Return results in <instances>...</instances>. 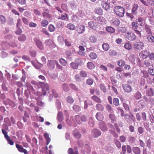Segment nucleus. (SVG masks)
Returning a JSON list of instances; mask_svg holds the SVG:
<instances>
[{"label":"nucleus","mask_w":154,"mask_h":154,"mask_svg":"<svg viewBox=\"0 0 154 154\" xmlns=\"http://www.w3.org/2000/svg\"><path fill=\"white\" fill-rule=\"evenodd\" d=\"M137 22H133L131 23V28L134 30L136 33L139 37L141 36V32L143 31L142 27H139L138 25Z\"/></svg>","instance_id":"obj_1"},{"label":"nucleus","mask_w":154,"mask_h":154,"mask_svg":"<svg viewBox=\"0 0 154 154\" xmlns=\"http://www.w3.org/2000/svg\"><path fill=\"white\" fill-rule=\"evenodd\" d=\"M113 11L115 14L119 17H124L125 9L123 7L119 6H115L114 7Z\"/></svg>","instance_id":"obj_2"},{"label":"nucleus","mask_w":154,"mask_h":154,"mask_svg":"<svg viewBox=\"0 0 154 154\" xmlns=\"http://www.w3.org/2000/svg\"><path fill=\"white\" fill-rule=\"evenodd\" d=\"M42 88V92L38 91L36 93V95L38 97H41L42 96L45 95L46 93V91H48L50 90L49 87L47 84H45L42 87L40 86V88Z\"/></svg>","instance_id":"obj_3"},{"label":"nucleus","mask_w":154,"mask_h":154,"mask_svg":"<svg viewBox=\"0 0 154 154\" xmlns=\"http://www.w3.org/2000/svg\"><path fill=\"white\" fill-rule=\"evenodd\" d=\"M75 119L79 124H81V122H86L87 120V117L85 115H76L75 117Z\"/></svg>","instance_id":"obj_4"},{"label":"nucleus","mask_w":154,"mask_h":154,"mask_svg":"<svg viewBox=\"0 0 154 154\" xmlns=\"http://www.w3.org/2000/svg\"><path fill=\"white\" fill-rule=\"evenodd\" d=\"M124 118L127 122L129 124L131 123L132 121L134 122L136 121L135 118L133 115L130 116L126 114L124 116Z\"/></svg>","instance_id":"obj_5"},{"label":"nucleus","mask_w":154,"mask_h":154,"mask_svg":"<svg viewBox=\"0 0 154 154\" xmlns=\"http://www.w3.org/2000/svg\"><path fill=\"white\" fill-rule=\"evenodd\" d=\"M126 38L129 40L133 41L135 39L136 35L132 32H128L125 35Z\"/></svg>","instance_id":"obj_6"},{"label":"nucleus","mask_w":154,"mask_h":154,"mask_svg":"<svg viewBox=\"0 0 154 154\" xmlns=\"http://www.w3.org/2000/svg\"><path fill=\"white\" fill-rule=\"evenodd\" d=\"M56 62L57 60H48L47 64V66L50 69H54Z\"/></svg>","instance_id":"obj_7"},{"label":"nucleus","mask_w":154,"mask_h":154,"mask_svg":"<svg viewBox=\"0 0 154 154\" xmlns=\"http://www.w3.org/2000/svg\"><path fill=\"white\" fill-rule=\"evenodd\" d=\"M134 47L137 50H141L143 48L144 45L143 42H139L135 43L134 45Z\"/></svg>","instance_id":"obj_8"},{"label":"nucleus","mask_w":154,"mask_h":154,"mask_svg":"<svg viewBox=\"0 0 154 154\" xmlns=\"http://www.w3.org/2000/svg\"><path fill=\"white\" fill-rule=\"evenodd\" d=\"M147 95L152 97L154 95V88L151 86L149 87L146 91Z\"/></svg>","instance_id":"obj_9"},{"label":"nucleus","mask_w":154,"mask_h":154,"mask_svg":"<svg viewBox=\"0 0 154 154\" xmlns=\"http://www.w3.org/2000/svg\"><path fill=\"white\" fill-rule=\"evenodd\" d=\"M92 135L94 137H98L101 134V131L97 129H94L91 131Z\"/></svg>","instance_id":"obj_10"},{"label":"nucleus","mask_w":154,"mask_h":154,"mask_svg":"<svg viewBox=\"0 0 154 154\" xmlns=\"http://www.w3.org/2000/svg\"><path fill=\"white\" fill-rule=\"evenodd\" d=\"M142 3L145 6H152L154 2L153 0H140Z\"/></svg>","instance_id":"obj_11"},{"label":"nucleus","mask_w":154,"mask_h":154,"mask_svg":"<svg viewBox=\"0 0 154 154\" xmlns=\"http://www.w3.org/2000/svg\"><path fill=\"white\" fill-rule=\"evenodd\" d=\"M34 41L38 48L41 50L44 49L43 45L41 41L37 39H35Z\"/></svg>","instance_id":"obj_12"},{"label":"nucleus","mask_w":154,"mask_h":154,"mask_svg":"<svg viewBox=\"0 0 154 154\" xmlns=\"http://www.w3.org/2000/svg\"><path fill=\"white\" fill-rule=\"evenodd\" d=\"M149 53V52L148 51H142L140 53L139 56L141 58L146 59L148 56Z\"/></svg>","instance_id":"obj_13"},{"label":"nucleus","mask_w":154,"mask_h":154,"mask_svg":"<svg viewBox=\"0 0 154 154\" xmlns=\"http://www.w3.org/2000/svg\"><path fill=\"white\" fill-rule=\"evenodd\" d=\"M45 44L50 48H54L55 45L53 41L51 39L47 40L45 41Z\"/></svg>","instance_id":"obj_14"},{"label":"nucleus","mask_w":154,"mask_h":154,"mask_svg":"<svg viewBox=\"0 0 154 154\" xmlns=\"http://www.w3.org/2000/svg\"><path fill=\"white\" fill-rule=\"evenodd\" d=\"M124 90L127 92H130L132 91V88L131 86L127 84H124L122 85Z\"/></svg>","instance_id":"obj_15"},{"label":"nucleus","mask_w":154,"mask_h":154,"mask_svg":"<svg viewBox=\"0 0 154 154\" xmlns=\"http://www.w3.org/2000/svg\"><path fill=\"white\" fill-rule=\"evenodd\" d=\"M111 25L115 27L118 26L120 24L119 20L116 18L113 19L111 21Z\"/></svg>","instance_id":"obj_16"},{"label":"nucleus","mask_w":154,"mask_h":154,"mask_svg":"<svg viewBox=\"0 0 154 154\" xmlns=\"http://www.w3.org/2000/svg\"><path fill=\"white\" fill-rule=\"evenodd\" d=\"M85 30V27L84 25L79 26L77 28V31L79 34L83 33Z\"/></svg>","instance_id":"obj_17"},{"label":"nucleus","mask_w":154,"mask_h":154,"mask_svg":"<svg viewBox=\"0 0 154 154\" xmlns=\"http://www.w3.org/2000/svg\"><path fill=\"white\" fill-rule=\"evenodd\" d=\"M31 83L33 85H34V86L36 88H40V86L42 87L44 85V83L41 82H39L37 83L35 81H32L31 82Z\"/></svg>","instance_id":"obj_18"},{"label":"nucleus","mask_w":154,"mask_h":154,"mask_svg":"<svg viewBox=\"0 0 154 154\" xmlns=\"http://www.w3.org/2000/svg\"><path fill=\"white\" fill-rule=\"evenodd\" d=\"M88 26L90 28L96 30L97 28V23L94 22L90 21L88 23Z\"/></svg>","instance_id":"obj_19"},{"label":"nucleus","mask_w":154,"mask_h":154,"mask_svg":"<svg viewBox=\"0 0 154 154\" xmlns=\"http://www.w3.org/2000/svg\"><path fill=\"white\" fill-rule=\"evenodd\" d=\"M99 128L102 131H106L108 130L107 127L104 122H101L99 125Z\"/></svg>","instance_id":"obj_20"},{"label":"nucleus","mask_w":154,"mask_h":154,"mask_svg":"<svg viewBox=\"0 0 154 154\" xmlns=\"http://www.w3.org/2000/svg\"><path fill=\"white\" fill-rule=\"evenodd\" d=\"M78 63L72 62L70 64V65L71 67L74 69H77L78 68V66L79 65V61H81V60L79 59L78 60Z\"/></svg>","instance_id":"obj_21"},{"label":"nucleus","mask_w":154,"mask_h":154,"mask_svg":"<svg viewBox=\"0 0 154 154\" xmlns=\"http://www.w3.org/2000/svg\"><path fill=\"white\" fill-rule=\"evenodd\" d=\"M101 5L102 7L106 10H108L110 8L109 5L106 2L103 1L101 3Z\"/></svg>","instance_id":"obj_22"},{"label":"nucleus","mask_w":154,"mask_h":154,"mask_svg":"<svg viewBox=\"0 0 154 154\" xmlns=\"http://www.w3.org/2000/svg\"><path fill=\"white\" fill-rule=\"evenodd\" d=\"M96 117L98 121H101L103 119V116L102 113L100 112H98L96 115Z\"/></svg>","instance_id":"obj_23"},{"label":"nucleus","mask_w":154,"mask_h":154,"mask_svg":"<svg viewBox=\"0 0 154 154\" xmlns=\"http://www.w3.org/2000/svg\"><path fill=\"white\" fill-rule=\"evenodd\" d=\"M94 12L95 13L99 15H103V10L101 8H97L95 9Z\"/></svg>","instance_id":"obj_24"},{"label":"nucleus","mask_w":154,"mask_h":154,"mask_svg":"<svg viewBox=\"0 0 154 154\" xmlns=\"http://www.w3.org/2000/svg\"><path fill=\"white\" fill-rule=\"evenodd\" d=\"M44 136L46 140V144L48 145L51 141V139L49 137V134L47 133H45L44 134Z\"/></svg>","instance_id":"obj_25"},{"label":"nucleus","mask_w":154,"mask_h":154,"mask_svg":"<svg viewBox=\"0 0 154 154\" xmlns=\"http://www.w3.org/2000/svg\"><path fill=\"white\" fill-rule=\"evenodd\" d=\"M132 151L135 154H140L141 152L140 148L137 147H133Z\"/></svg>","instance_id":"obj_26"},{"label":"nucleus","mask_w":154,"mask_h":154,"mask_svg":"<svg viewBox=\"0 0 154 154\" xmlns=\"http://www.w3.org/2000/svg\"><path fill=\"white\" fill-rule=\"evenodd\" d=\"M93 18L95 21H97L100 24H102L103 19V17L99 16L97 17L96 19V18L95 17H94Z\"/></svg>","instance_id":"obj_27"},{"label":"nucleus","mask_w":154,"mask_h":154,"mask_svg":"<svg viewBox=\"0 0 154 154\" xmlns=\"http://www.w3.org/2000/svg\"><path fill=\"white\" fill-rule=\"evenodd\" d=\"M66 27L69 29L71 30H74L75 29V25L72 23H69L68 24Z\"/></svg>","instance_id":"obj_28"},{"label":"nucleus","mask_w":154,"mask_h":154,"mask_svg":"<svg viewBox=\"0 0 154 154\" xmlns=\"http://www.w3.org/2000/svg\"><path fill=\"white\" fill-rule=\"evenodd\" d=\"M145 29L148 34H152V32L150 26L147 24L145 25Z\"/></svg>","instance_id":"obj_29"},{"label":"nucleus","mask_w":154,"mask_h":154,"mask_svg":"<svg viewBox=\"0 0 154 154\" xmlns=\"http://www.w3.org/2000/svg\"><path fill=\"white\" fill-rule=\"evenodd\" d=\"M138 21L139 23V25L141 26H143V23L145 22V19L142 17H138Z\"/></svg>","instance_id":"obj_30"},{"label":"nucleus","mask_w":154,"mask_h":154,"mask_svg":"<svg viewBox=\"0 0 154 154\" xmlns=\"http://www.w3.org/2000/svg\"><path fill=\"white\" fill-rule=\"evenodd\" d=\"M91 98L95 101L98 103H101L102 101L100 98L96 95H93L91 97Z\"/></svg>","instance_id":"obj_31"},{"label":"nucleus","mask_w":154,"mask_h":154,"mask_svg":"<svg viewBox=\"0 0 154 154\" xmlns=\"http://www.w3.org/2000/svg\"><path fill=\"white\" fill-rule=\"evenodd\" d=\"M145 105V103L144 101L143 100H139L138 103V105L139 107L142 109L144 107Z\"/></svg>","instance_id":"obj_32"},{"label":"nucleus","mask_w":154,"mask_h":154,"mask_svg":"<svg viewBox=\"0 0 154 154\" xmlns=\"http://www.w3.org/2000/svg\"><path fill=\"white\" fill-rule=\"evenodd\" d=\"M117 63L119 66L123 67L125 65V62L124 60L121 59L119 60L117 62Z\"/></svg>","instance_id":"obj_33"},{"label":"nucleus","mask_w":154,"mask_h":154,"mask_svg":"<svg viewBox=\"0 0 154 154\" xmlns=\"http://www.w3.org/2000/svg\"><path fill=\"white\" fill-rule=\"evenodd\" d=\"M147 38L149 42L151 43L154 42V36L152 34H149L147 36Z\"/></svg>","instance_id":"obj_34"},{"label":"nucleus","mask_w":154,"mask_h":154,"mask_svg":"<svg viewBox=\"0 0 154 154\" xmlns=\"http://www.w3.org/2000/svg\"><path fill=\"white\" fill-rule=\"evenodd\" d=\"M106 30L110 33H113L115 32V30L114 28L111 26H107L106 28Z\"/></svg>","instance_id":"obj_35"},{"label":"nucleus","mask_w":154,"mask_h":154,"mask_svg":"<svg viewBox=\"0 0 154 154\" xmlns=\"http://www.w3.org/2000/svg\"><path fill=\"white\" fill-rule=\"evenodd\" d=\"M103 49L105 51H107L109 48V45L106 43L103 44L102 45Z\"/></svg>","instance_id":"obj_36"},{"label":"nucleus","mask_w":154,"mask_h":154,"mask_svg":"<svg viewBox=\"0 0 154 154\" xmlns=\"http://www.w3.org/2000/svg\"><path fill=\"white\" fill-rule=\"evenodd\" d=\"M87 67L91 69H94L95 65L92 63L89 62L87 63Z\"/></svg>","instance_id":"obj_37"},{"label":"nucleus","mask_w":154,"mask_h":154,"mask_svg":"<svg viewBox=\"0 0 154 154\" xmlns=\"http://www.w3.org/2000/svg\"><path fill=\"white\" fill-rule=\"evenodd\" d=\"M96 109L99 111H102L103 110L104 107L101 104H97L96 106Z\"/></svg>","instance_id":"obj_38"},{"label":"nucleus","mask_w":154,"mask_h":154,"mask_svg":"<svg viewBox=\"0 0 154 154\" xmlns=\"http://www.w3.org/2000/svg\"><path fill=\"white\" fill-rule=\"evenodd\" d=\"M6 21L5 17L2 15H0V23L1 24H4Z\"/></svg>","instance_id":"obj_39"},{"label":"nucleus","mask_w":154,"mask_h":154,"mask_svg":"<svg viewBox=\"0 0 154 154\" xmlns=\"http://www.w3.org/2000/svg\"><path fill=\"white\" fill-rule=\"evenodd\" d=\"M68 153L69 154H79L78 151H74L72 148H69L68 150Z\"/></svg>","instance_id":"obj_40"},{"label":"nucleus","mask_w":154,"mask_h":154,"mask_svg":"<svg viewBox=\"0 0 154 154\" xmlns=\"http://www.w3.org/2000/svg\"><path fill=\"white\" fill-rule=\"evenodd\" d=\"M138 7V5L137 4H134L133 6L132 9V13L133 14H135V11L137 10Z\"/></svg>","instance_id":"obj_41"},{"label":"nucleus","mask_w":154,"mask_h":154,"mask_svg":"<svg viewBox=\"0 0 154 154\" xmlns=\"http://www.w3.org/2000/svg\"><path fill=\"white\" fill-rule=\"evenodd\" d=\"M26 39V36L24 34H22L19 36L18 38L20 41L23 42L25 41Z\"/></svg>","instance_id":"obj_42"},{"label":"nucleus","mask_w":154,"mask_h":154,"mask_svg":"<svg viewBox=\"0 0 154 154\" xmlns=\"http://www.w3.org/2000/svg\"><path fill=\"white\" fill-rule=\"evenodd\" d=\"M89 40L91 42L95 43L97 41V38L94 35H91L89 37Z\"/></svg>","instance_id":"obj_43"},{"label":"nucleus","mask_w":154,"mask_h":154,"mask_svg":"<svg viewBox=\"0 0 154 154\" xmlns=\"http://www.w3.org/2000/svg\"><path fill=\"white\" fill-rule=\"evenodd\" d=\"M66 100L70 104H72L74 101L73 99L70 96L67 97L66 98Z\"/></svg>","instance_id":"obj_44"},{"label":"nucleus","mask_w":154,"mask_h":154,"mask_svg":"<svg viewBox=\"0 0 154 154\" xmlns=\"http://www.w3.org/2000/svg\"><path fill=\"white\" fill-rule=\"evenodd\" d=\"M48 30L50 32H53L55 30V28L53 25L50 24L48 26Z\"/></svg>","instance_id":"obj_45"},{"label":"nucleus","mask_w":154,"mask_h":154,"mask_svg":"<svg viewBox=\"0 0 154 154\" xmlns=\"http://www.w3.org/2000/svg\"><path fill=\"white\" fill-rule=\"evenodd\" d=\"M89 57L91 59L94 60L97 58V56L95 53L91 52L89 54Z\"/></svg>","instance_id":"obj_46"},{"label":"nucleus","mask_w":154,"mask_h":154,"mask_svg":"<svg viewBox=\"0 0 154 154\" xmlns=\"http://www.w3.org/2000/svg\"><path fill=\"white\" fill-rule=\"evenodd\" d=\"M125 48L128 50H130L132 48L131 44L129 42L126 43L124 45Z\"/></svg>","instance_id":"obj_47"},{"label":"nucleus","mask_w":154,"mask_h":154,"mask_svg":"<svg viewBox=\"0 0 154 154\" xmlns=\"http://www.w3.org/2000/svg\"><path fill=\"white\" fill-rule=\"evenodd\" d=\"M73 109L76 112H79L81 110L80 107L77 105H74L73 106Z\"/></svg>","instance_id":"obj_48"},{"label":"nucleus","mask_w":154,"mask_h":154,"mask_svg":"<svg viewBox=\"0 0 154 154\" xmlns=\"http://www.w3.org/2000/svg\"><path fill=\"white\" fill-rule=\"evenodd\" d=\"M68 18V15L66 14H62L60 17L58 18L59 19H61L63 20H66V19Z\"/></svg>","instance_id":"obj_49"},{"label":"nucleus","mask_w":154,"mask_h":154,"mask_svg":"<svg viewBox=\"0 0 154 154\" xmlns=\"http://www.w3.org/2000/svg\"><path fill=\"white\" fill-rule=\"evenodd\" d=\"M134 97L136 99L139 100L141 97V95L140 92H137L134 95Z\"/></svg>","instance_id":"obj_50"},{"label":"nucleus","mask_w":154,"mask_h":154,"mask_svg":"<svg viewBox=\"0 0 154 154\" xmlns=\"http://www.w3.org/2000/svg\"><path fill=\"white\" fill-rule=\"evenodd\" d=\"M59 62L63 66H66L67 64L66 61L63 58H61L59 59Z\"/></svg>","instance_id":"obj_51"},{"label":"nucleus","mask_w":154,"mask_h":154,"mask_svg":"<svg viewBox=\"0 0 154 154\" xmlns=\"http://www.w3.org/2000/svg\"><path fill=\"white\" fill-rule=\"evenodd\" d=\"M57 118L59 121L62 122L63 119V118L61 113H58L57 116Z\"/></svg>","instance_id":"obj_52"},{"label":"nucleus","mask_w":154,"mask_h":154,"mask_svg":"<svg viewBox=\"0 0 154 154\" xmlns=\"http://www.w3.org/2000/svg\"><path fill=\"white\" fill-rule=\"evenodd\" d=\"M109 117L111 120L112 123H113L114 122L116 121V118L114 115L113 114H110L109 115Z\"/></svg>","instance_id":"obj_53"},{"label":"nucleus","mask_w":154,"mask_h":154,"mask_svg":"<svg viewBox=\"0 0 154 154\" xmlns=\"http://www.w3.org/2000/svg\"><path fill=\"white\" fill-rule=\"evenodd\" d=\"M57 40L58 42L61 44H63V42H64L65 40L61 35H59L58 36Z\"/></svg>","instance_id":"obj_54"},{"label":"nucleus","mask_w":154,"mask_h":154,"mask_svg":"<svg viewBox=\"0 0 154 154\" xmlns=\"http://www.w3.org/2000/svg\"><path fill=\"white\" fill-rule=\"evenodd\" d=\"M100 89L104 93H106V88L103 84H100Z\"/></svg>","instance_id":"obj_55"},{"label":"nucleus","mask_w":154,"mask_h":154,"mask_svg":"<svg viewBox=\"0 0 154 154\" xmlns=\"http://www.w3.org/2000/svg\"><path fill=\"white\" fill-rule=\"evenodd\" d=\"M113 104L116 106H118L119 105V100L117 98H115L113 100Z\"/></svg>","instance_id":"obj_56"},{"label":"nucleus","mask_w":154,"mask_h":154,"mask_svg":"<svg viewBox=\"0 0 154 154\" xmlns=\"http://www.w3.org/2000/svg\"><path fill=\"white\" fill-rule=\"evenodd\" d=\"M48 24V21L46 20H43L41 22V25L43 27H45L47 26Z\"/></svg>","instance_id":"obj_57"},{"label":"nucleus","mask_w":154,"mask_h":154,"mask_svg":"<svg viewBox=\"0 0 154 154\" xmlns=\"http://www.w3.org/2000/svg\"><path fill=\"white\" fill-rule=\"evenodd\" d=\"M109 54L111 56H115L117 55V52L115 50H110L109 52Z\"/></svg>","instance_id":"obj_58"},{"label":"nucleus","mask_w":154,"mask_h":154,"mask_svg":"<svg viewBox=\"0 0 154 154\" xmlns=\"http://www.w3.org/2000/svg\"><path fill=\"white\" fill-rule=\"evenodd\" d=\"M43 15L45 18L47 19H50L52 17V15L49 13L43 14Z\"/></svg>","instance_id":"obj_59"},{"label":"nucleus","mask_w":154,"mask_h":154,"mask_svg":"<svg viewBox=\"0 0 154 154\" xmlns=\"http://www.w3.org/2000/svg\"><path fill=\"white\" fill-rule=\"evenodd\" d=\"M63 90L65 92H68L69 90V88L67 84H64L62 86Z\"/></svg>","instance_id":"obj_60"},{"label":"nucleus","mask_w":154,"mask_h":154,"mask_svg":"<svg viewBox=\"0 0 154 154\" xmlns=\"http://www.w3.org/2000/svg\"><path fill=\"white\" fill-rule=\"evenodd\" d=\"M41 60L42 61V63H39V64L41 66H43V64H45L46 62V58L44 57L43 56L41 58Z\"/></svg>","instance_id":"obj_61"},{"label":"nucleus","mask_w":154,"mask_h":154,"mask_svg":"<svg viewBox=\"0 0 154 154\" xmlns=\"http://www.w3.org/2000/svg\"><path fill=\"white\" fill-rule=\"evenodd\" d=\"M106 108L107 111L109 112H112L113 110L110 105L107 104L106 105Z\"/></svg>","instance_id":"obj_62"},{"label":"nucleus","mask_w":154,"mask_h":154,"mask_svg":"<svg viewBox=\"0 0 154 154\" xmlns=\"http://www.w3.org/2000/svg\"><path fill=\"white\" fill-rule=\"evenodd\" d=\"M7 141L11 145H13L14 144V142L13 140H11L9 137L6 138Z\"/></svg>","instance_id":"obj_63"},{"label":"nucleus","mask_w":154,"mask_h":154,"mask_svg":"<svg viewBox=\"0 0 154 154\" xmlns=\"http://www.w3.org/2000/svg\"><path fill=\"white\" fill-rule=\"evenodd\" d=\"M65 43V45L68 47H70L71 46V43L68 39H65L64 40Z\"/></svg>","instance_id":"obj_64"}]
</instances>
